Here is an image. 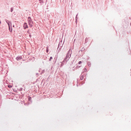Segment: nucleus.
<instances>
[{"instance_id": "f257e3e1", "label": "nucleus", "mask_w": 131, "mask_h": 131, "mask_svg": "<svg viewBox=\"0 0 131 131\" xmlns=\"http://www.w3.org/2000/svg\"><path fill=\"white\" fill-rule=\"evenodd\" d=\"M72 53V50L70 49L67 54L66 58L64 59L68 61L71 57V55Z\"/></svg>"}, {"instance_id": "f03ea898", "label": "nucleus", "mask_w": 131, "mask_h": 131, "mask_svg": "<svg viewBox=\"0 0 131 131\" xmlns=\"http://www.w3.org/2000/svg\"><path fill=\"white\" fill-rule=\"evenodd\" d=\"M28 24L29 25L30 27H32L33 25V23L31 20V18L30 17H28Z\"/></svg>"}, {"instance_id": "7ed1b4c3", "label": "nucleus", "mask_w": 131, "mask_h": 131, "mask_svg": "<svg viewBox=\"0 0 131 131\" xmlns=\"http://www.w3.org/2000/svg\"><path fill=\"white\" fill-rule=\"evenodd\" d=\"M68 61L66 60L65 59H64V60L62 62H61V64L60 65V67H62L65 64H66L67 62Z\"/></svg>"}, {"instance_id": "20e7f679", "label": "nucleus", "mask_w": 131, "mask_h": 131, "mask_svg": "<svg viewBox=\"0 0 131 131\" xmlns=\"http://www.w3.org/2000/svg\"><path fill=\"white\" fill-rule=\"evenodd\" d=\"M16 59L18 61L19 60L22 59V57L21 56H18L16 58Z\"/></svg>"}, {"instance_id": "39448f33", "label": "nucleus", "mask_w": 131, "mask_h": 131, "mask_svg": "<svg viewBox=\"0 0 131 131\" xmlns=\"http://www.w3.org/2000/svg\"><path fill=\"white\" fill-rule=\"evenodd\" d=\"M24 29H26V28H28V26L27 23H25L24 24Z\"/></svg>"}, {"instance_id": "423d86ee", "label": "nucleus", "mask_w": 131, "mask_h": 131, "mask_svg": "<svg viewBox=\"0 0 131 131\" xmlns=\"http://www.w3.org/2000/svg\"><path fill=\"white\" fill-rule=\"evenodd\" d=\"M8 26V27H9L10 26H11V27H12V24H11V23L10 22H8V24H7Z\"/></svg>"}, {"instance_id": "0eeeda50", "label": "nucleus", "mask_w": 131, "mask_h": 131, "mask_svg": "<svg viewBox=\"0 0 131 131\" xmlns=\"http://www.w3.org/2000/svg\"><path fill=\"white\" fill-rule=\"evenodd\" d=\"M9 30L10 31V32H12V27L10 26L9 27Z\"/></svg>"}, {"instance_id": "6e6552de", "label": "nucleus", "mask_w": 131, "mask_h": 131, "mask_svg": "<svg viewBox=\"0 0 131 131\" xmlns=\"http://www.w3.org/2000/svg\"><path fill=\"white\" fill-rule=\"evenodd\" d=\"M84 78V76L83 75H81L80 77V79L81 80H83Z\"/></svg>"}, {"instance_id": "1a4fd4ad", "label": "nucleus", "mask_w": 131, "mask_h": 131, "mask_svg": "<svg viewBox=\"0 0 131 131\" xmlns=\"http://www.w3.org/2000/svg\"><path fill=\"white\" fill-rule=\"evenodd\" d=\"M78 14H77L75 18L76 22H77V19H78L77 18V16H78Z\"/></svg>"}, {"instance_id": "9d476101", "label": "nucleus", "mask_w": 131, "mask_h": 131, "mask_svg": "<svg viewBox=\"0 0 131 131\" xmlns=\"http://www.w3.org/2000/svg\"><path fill=\"white\" fill-rule=\"evenodd\" d=\"M87 64L89 66V67H90L91 66V64L90 62H88Z\"/></svg>"}, {"instance_id": "9b49d317", "label": "nucleus", "mask_w": 131, "mask_h": 131, "mask_svg": "<svg viewBox=\"0 0 131 131\" xmlns=\"http://www.w3.org/2000/svg\"><path fill=\"white\" fill-rule=\"evenodd\" d=\"M13 7H12L11 8V9H10V12H12L13 11Z\"/></svg>"}, {"instance_id": "f8f14e48", "label": "nucleus", "mask_w": 131, "mask_h": 131, "mask_svg": "<svg viewBox=\"0 0 131 131\" xmlns=\"http://www.w3.org/2000/svg\"><path fill=\"white\" fill-rule=\"evenodd\" d=\"M44 72V70H42L41 73H40L41 74H42V73H43Z\"/></svg>"}, {"instance_id": "ddd939ff", "label": "nucleus", "mask_w": 131, "mask_h": 131, "mask_svg": "<svg viewBox=\"0 0 131 131\" xmlns=\"http://www.w3.org/2000/svg\"><path fill=\"white\" fill-rule=\"evenodd\" d=\"M23 90V88H20L19 89V90L21 91H22Z\"/></svg>"}, {"instance_id": "4468645a", "label": "nucleus", "mask_w": 131, "mask_h": 131, "mask_svg": "<svg viewBox=\"0 0 131 131\" xmlns=\"http://www.w3.org/2000/svg\"><path fill=\"white\" fill-rule=\"evenodd\" d=\"M52 59V57H50V58L49 60V61H51V60Z\"/></svg>"}, {"instance_id": "2eb2a0df", "label": "nucleus", "mask_w": 131, "mask_h": 131, "mask_svg": "<svg viewBox=\"0 0 131 131\" xmlns=\"http://www.w3.org/2000/svg\"><path fill=\"white\" fill-rule=\"evenodd\" d=\"M5 21L6 22V23H7V24H8V22H9L8 20L7 19L5 20Z\"/></svg>"}, {"instance_id": "dca6fc26", "label": "nucleus", "mask_w": 131, "mask_h": 131, "mask_svg": "<svg viewBox=\"0 0 131 131\" xmlns=\"http://www.w3.org/2000/svg\"><path fill=\"white\" fill-rule=\"evenodd\" d=\"M8 87H9V88H11L12 87V86L11 85H8Z\"/></svg>"}, {"instance_id": "f3484780", "label": "nucleus", "mask_w": 131, "mask_h": 131, "mask_svg": "<svg viewBox=\"0 0 131 131\" xmlns=\"http://www.w3.org/2000/svg\"><path fill=\"white\" fill-rule=\"evenodd\" d=\"M31 99V97H28V100L29 101H30V100Z\"/></svg>"}, {"instance_id": "a211bd4d", "label": "nucleus", "mask_w": 131, "mask_h": 131, "mask_svg": "<svg viewBox=\"0 0 131 131\" xmlns=\"http://www.w3.org/2000/svg\"><path fill=\"white\" fill-rule=\"evenodd\" d=\"M81 63V61H79V62L78 64H80Z\"/></svg>"}, {"instance_id": "6ab92c4d", "label": "nucleus", "mask_w": 131, "mask_h": 131, "mask_svg": "<svg viewBox=\"0 0 131 131\" xmlns=\"http://www.w3.org/2000/svg\"><path fill=\"white\" fill-rule=\"evenodd\" d=\"M48 50H47H47H46V52H48Z\"/></svg>"}, {"instance_id": "aec40b11", "label": "nucleus", "mask_w": 131, "mask_h": 131, "mask_svg": "<svg viewBox=\"0 0 131 131\" xmlns=\"http://www.w3.org/2000/svg\"><path fill=\"white\" fill-rule=\"evenodd\" d=\"M87 70V69H85V71H86Z\"/></svg>"}, {"instance_id": "412c9836", "label": "nucleus", "mask_w": 131, "mask_h": 131, "mask_svg": "<svg viewBox=\"0 0 131 131\" xmlns=\"http://www.w3.org/2000/svg\"><path fill=\"white\" fill-rule=\"evenodd\" d=\"M29 36L30 37L31 36V35H29Z\"/></svg>"}, {"instance_id": "4be33fe9", "label": "nucleus", "mask_w": 131, "mask_h": 131, "mask_svg": "<svg viewBox=\"0 0 131 131\" xmlns=\"http://www.w3.org/2000/svg\"><path fill=\"white\" fill-rule=\"evenodd\" d=\"M76 69H77V67H76Z\"/></svg>"}, {"instance_id": "5701e85b", "label": "nucleus", "mask_w": 131, "mask_h": 131, "mask_svg": "<svg viewBox=\"0 0 131 131\" xmlns=\"http://www.w3.org/2000/svg\"><path fill=\"white\" fill-rule=\"evenodd\" d=\"M1 23V22L0 21V24Z\"/></svg>"}, {"instance_id": "b1692460", "label": "nucleus", "mask_w": 131, "mask_h": 131, "mask_svg": "<svg viewBox=\"0 0 131 131\" xmlns=\"http://www.w3.org/2000/svg\"><path fill=\"white\" fill-rule=\"evenodd\" d=\"M39 0V1H41V0Z\"/></svg>"}, {"instance_id": "393cba45", "label": "nucleus", "mask_w": 131, "mask_h": 131, "mask_svg": "<svg viewBox=\"0 0 131 131\" xmlns=\"http://www.w3.org/2000/svg\"><path fill=\"white\" fill-rule=\"evenodd\" d=\"M59 45H58V46H59Z\"/></svg>"}, {"instance_id": "a878e982", "label": "nucleus", "mask_w": 131, "mask_h": 131, "mask_svg": "<svg viewBox=\"0 0 131 131\" xmlns=\"http://www.w3.org/2000/svg\"><path fill=\"white\" fill-rule=\"evenodd\" d=\"M130 25H131V23H130Z\"/></svg>"}, {"instance_id": "bb28decb", "label": "nucleus", "mask_w": 131, "mask_h": 131, "mask_svg": "<svg viewBox=\"0 0 131 131\" xmlns=\"http://www.w3.org/2000/svg\"><path fill=\"white\" fill-rule=\"evenodd\" d=\"M38 74V73H37L36 74L37 75Z\"/></svg>"}]
</instances>
